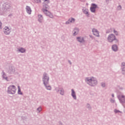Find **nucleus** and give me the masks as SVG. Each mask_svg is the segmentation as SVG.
<instances>
[{
	"label": "nucleus",
	"instance_id": "f704fd0d",
	"mask_svg": "<svg viewBox=\"0 0 125 125\" xmlns=\"http://www.w3.org/2000/svg\"><path fill=\"white\" fill-rule=\"evenodd\" d=\"M89 37L92 40H95V37H93L92 35H89Z\"/></svg>",
	"mask_w": 125,
	"mask_h": 125
},
{
	"label": "nucleus",
	"instance_id": "58836bf2",
	"mask_svg": "<svg viewBox=\"0 0 125 125\" xmlns=\"http://www.w3.org/2000/svg\"><path fill=\"white\" fill-rule=\"evenodd\" d=\"M109 33H110V30H106V34H109Z\"/></svg>",
	"mask_w": 125,
	"mask_h": 125
},
{
	"label": "nucleus",
	"instance_id": "1a4fd4ad",
	"mask_svg": "<svg viewBox=\"0 0 125 125\" xmlns=\"http://www.w3.org/2000/svg\"><path fill=\"white\" fill-rule=\"evenodd\" d=\"M1 75L2 80H5V81H6V82H9L8 77H7V76L6 75V73H5V72H4V71L3 70L2 71Z\"/></svg>",
	"mask_w": 125,
	"mask_h": 125
},
{
	"label": "nucleus",
	"instance_id": "e433bc0d",
	"mask_svg": "<svg viewBox=\"0 0 125 125\" xmlns=\"http://www.w3.org/2000/svg\"><path fill=\"white\" fill-rule=\"evenodd\" d=\"M1 26H2V23H1V21H0V29H1Z\"/></svg>",
	"mask_w": 125,
	"mask_h": 125
},
{
	"label": "nucleus",
	"instance_id": "37998d69",
	"mask_svg": "<svg viewBox=\"0 0 125 125\" xmlns=\"http://www.w3.org/2000/svg\"><path fill=\"white\" fill-rule=\"evenodd\" d=\"M106 2H107V1H109V0H105Z\"/></svg>",
	"mask_w": 125,
	"mask_h": 125
},
{
	"label": "nucleus",
	"instance_id": "c03bdc74",
	"mask_svg": "<svg viewBox=\"0 0 125 125\" xmlns=\"http://www.w3.org/2000/svg\"><path fill=\"white\" fill-rule=\"evenodd\" d=\"M114 94H112V97H114Z\"/></svg>",
	"mask_w": 125,
	"mask_h": 125
},
{
	"label": "nucleus",
	"instance_id": "9b49d317",
	"mask_svg": "<svg viewBox=\"0 0 125 125\" xmlns=\"http://www.w3.org/2000/svg\"><path fill=\"white\" fill-rule=\"evenodd\" d=\"M118 98L121 104L125 103V95L118 96Z\"/></svg>",
	"mask_w": 125,
	"mask_h": 125
},
{
	"label": "nucleus",
	"instance_id": "4be33fe9",
	"mask_svg": "<svg viewBox=\"0 0 125 125\" xmlns=\"http://www.w3.org/2000/svg\"><path fill=\"white\" fill-rule=\"evenodd\" d=\"M82 11L84 13V14H85V15H86L87 17H89V13H88V9H83L82 10Z\"/></svg>",
	"mask_w": 125,
	"mask_h": 125
},
{
	"label": "nucleus",
	"instance_id": "9d476101",
	"mask_svg": "<svg viewBox=\"0 0 125 125\" xmlns=\"http://www.w3.org/2000/svg\"><path fill=\"white\" fill-rule=\"evenodd\" d=\"M10 7H11V4L7 2H5L2 4V8L4 9H9Z\"/></svg>",
	"mask_w": 125,
	"mask_h": 125
},
{
	"label": "nucleus",
	"instance_id": "c756f323",
	"mask_svg": "<svg viewBox=\"0 0 125 125\" xmlns=\"http://www.w3.org/2000/svg\"><path fill=\"white\" fill-rule=\"evenodd\" d=\"M122 75H125V68L121 69Z\"/></svg>",
	"mask_w": 125,
	"mask_h": 125
},
{
	"label": "nucleus",
	"instance_id": "2f4dec72",
	"mask_svg": "<svg viewBox=\"0 0 125 125\" xmlns=\"http://www.w3.org/2000/svg\"><path fill=\"white\" fill-rule=\"evenodd\" d=\"M113 33L116 35V36H118L119 35V33H118V31H117L116 30L114 29Z\"/></svg>",
	"mask_w": 125,
	"mask_h": 125
},
{
	"label": "nucleus",
	"instance_id": "f257e3e1",
	"mask_svg": "<svg viewBox=\"0 0 125 125\" xmlns=\"http://www.w3.org/2000/svg\"><path fill=\"white\" fill-rule=\"evenodd\" d=\"M85 82L90 86H95L96 85H97L98 83L97 79L93 77L85 78Z\"/></svg>",
	"mask_w": 125,
	"mask_h": 125
},
{
	"label": "nucleus",
	"instance_id": "2eb2a0df",
	"mask_svg": "<svg viewBox=\"0 0 125 125\" xmlns=\"http://www.w3.org/2000/svg\"><path fill=\"white\" fill-rule=\"evenodd\" d=\"M8 73L9 74H14L15 73V67L13 66H11L9 67Z\"/></svg>",
	"mask_w": 125,
	"mask_h": 125
},
{
	"label": "nucleus",
	"instance_id": "a19ab883",
	"mask_svg": "<svg viewBox=\"0 0 125 125\" xmlns=\"http://www.w3.org/2000/svg\"><path fill=\"white\" fill-rule=\"evenodd\" d=\"M95 42H99L98 41V40H96L95 38V39H94Z\"/></svg>",
	"mask_w": 125,
	"mask_h": 125
},
{
	"label": "nucleus",
	"instance_id": "393cba45",
	"mask_svg": "<svg viewBox=\"0 0 125 125\" xmlns=\"http://www.w3.org/2000/svg\"><path fill=\"white\" fill-rule=\"evenodd\" d=\"M123 69H125V62H122L121 63V70H122Z\"/></svg>",
	"mask_w": 125,
	"mask_h": 125
},
{
	"label": "nucleus",
	"instance_id": "20e7f679",
	"mask_svg": "<svg viewBox=\"0 0 125 125\" xmlns=\"http://www.w3.org/2000/svg\"><path fill=\"white\" fill-rule=\"evenodd\" d=\"M42 82L43 83V84L45 83H49V76L46 72H44L43 74Z\"/></svg>",
	"mask_w": 125,
	"mask_h": 125
},
{
	"label": "nucleus",
	"instance_id": "a878e982",
	"mask_svg": "<svg viewBox=\"0 0 125 125\" xmlns=\"http://www.w3.org/2000/svg\"><path fill=\"white\" fill-rule=\"evenodd\" d=\"M48 8V5L47 4H45L43 5L42 9H47Z\"/></svg>",
	"mask_w": 125,
	"mask_h": 125
},
{
	"label": "nucleus",
	"instance_id": "473e14b6",
	"mask_svg": "<svg viewBox=\"0 0 125 125\" xmlns=\"http://www.w3.org/2000/svg\"><path fill=\"white\" fill-rule=\"evenodd\" d=\"M114 112L115 114H117V113H122L120 110L118 109H114Z\"/></svg>",
	"mask_w": 125,
	"mask_h": 125
},
{
	"label": "nucleus",
	"instance_id": "b1692460",
	"mask_svg": "<svg viewBox=\"0 0 125 125\" xmlns=\"http://www.w3.org/2000/svg\"><path fill=\"white\" fill-rule=\"evenodd\" d=\"M18 94H19V95H23V93L21 92L20 86H18Z\"/></svg>",
	"mask_w": 125,
	"mask_h": 125
},
{
	"label": "nucleus",
	"instance_id": "4c0bfd02",
	"mask_svg": "<svg viewBox=\"0 0 125 125\" xmlns=\"http://www.w3.org/2000/svg\"><path fill=\"white\" fill-rule=\"evenodd\" d=\"M68 63H69L70 65H72V62H71V61L68 60Z\"/></svg>",
	"mask_w": 125,
	"mask_h": 125
},
{
	"label": "nucleus",
	"instance_id": "dca6fc26",
	"mask_svg": "<svg viewBox=\"0 0 125 125\" xmlns=\"http://www.w3.org/2000/svg\"><path fill=\"white\" fill-rule=\"evenodd\" d=\"M38 21L39 23H42L43 22V17L41 14L38 15Z\"/></svg>",
	"mask_w": 125,
	"mask_h": 125
},
{
	"label": "nucleus",
	"instance_id": "f3484780",
	"mask_svg": "<svg viewBox=\"0 0 125 125\" xmlns=\"http://www.w3.org/2000/svg\"><path fill=\"white\" fill-rule=\"evenodd\" d=\"M44 86L47 89V90H51L52 88L51 87V86L49 85V83H46L45 84H43Z\"/></svg>",
	"mask_w": 125,
	"mask_h": 125
},
{
	"label": "nucleus",
	"instance_id": "7ed1b4c3",
	"mask_svg": "<svg viewBox=\"0 0 125 125\" xmlns=\"http://www.w3.org/2000/svg\"><path fill=\"white\" fill-rule=\"evenodd\" d=\"M17 89L14 85H10L8 87L7 93L9 94H15L16 93V90Z\"/></svg>",
	"mask_w": 125,
	"mask_h": 125
},
{
	"label": "nucleus",
	"instance_id": "79ce46f5",
	"mask_svg": "<svg viewBox=\"0 0 125 125\" xmlns=\"http://www.w3.org/2000/svg\"><path fill=\"white\" fill-rule=\"evenodd\" d=\"M59 124H60V125H63V124L62 123V122L60 121L59 122Z\"/></svg>",
	"mask_w": 125,
	"mask_h": 125
},
{
	"label": "nucleus",
	"instance_id": "72a5a7b5",
	"mask_svg": "<svg viewBox=\"0 0 125 125\" xmlns=\"http://www.w3.org/2000/svg\"><path fill=\"white\" fill-rule=\"evenodd\" d=\"M34 1H35V2L36 3H41V0H34Z\"/></svg>",
	"mask_w": 125,
	"mask_h": 125
},
{
	"label": "nucleus",
	"instance_id": "49530a36",
	"mask_svg": "<svg viewBox=\"0 0 125 125\" xmlns=\"http://www.w3.org/2000/svg\"><path fill=\"white\" fill-rule=\"evenodd\" d=\"M123 106H124V107L125 108V104H124Z\"/></svg>",
	"mask_w": 125,
	"mask_h": 125
},
{
	"label": "nucleus",
	"instance_id": "ddd939ff",
	"mask_svg": "<svg viewBox=\"0 0 125 125\" xmlns=\"http://www.w3.org/2000/svg\"><path fill=\"white\" fill-rule=\"evenodd\" d=\"M11 30L9 29L8 26H5L3 29V32L5 35H9Z\"/></svg>",
	"mask_w": 125,
	"mask_h": 125
},
{
	"label": "nucleus",
	"instance_id": "7c9ffc66",
	"mask_svg": "<svg viewBox=\"0 0 125 125\" xmlns=\"http://www.w3.org/2000/svg\"><path fill=\"white\" fill-rule=\"evenodd\" d=\"M117 10H122V6L120 5L118 6H117Z\"/></svg>",
	"mask_w": 125,
	"mask_h": 125
},
{
	"label": "nucleus",
	"instance_id": "0eeeda50",
	"mask_svg": "<svg viewBox=\"0 0 125 125\" xmlns=\"http://www.w3.org/2000/svg\"><path fill=\"white\" fill-rule=\"evenodd\" d=\"M55 90H56L57 93H58L59 92V91H60V94H61V95H64V89H63V88H61V87H56L55 88Z\"/></svg>",
	"mask_w": 125,
	"mask_h": 125
},
{
	"label": "nucleus",
	"instance_id": "f8f14e48",
	"mask_svg": "<svg viewBox=\"0 0 125 125\" xmlns=\"http://www.w3.org/2000/svg\"><path fill=\"white\" fill-rule=\"evenodd\" d=\"M76 40L77 42L81 43H84V42H85V40H84V38L83 37H77Z\"/></svg>",
	"mask_w": 125,
	"mask_h": 125
},
{
	"label": "nucleus",
	"instance_id": "6e6552de",
	"mask_svg": "<svg viewBox=\"0 0 125 125\" xmlns=\"http://www.w3.org/2000/svg\"><path fill=\"white\" fill-rule=\"evenodd\" d=\"M111 49L112 51H114V52H117V51H119V46H118L117 43H114L113 45H112Z\"/></svg>",
	"mask_w": 125,
	"mask_h": 125
},
{
	"label": "nucleus",
	"instance_id": "ea45409f",
	"mask_svg": "<svg viewBox=\"0 0 125 125\" xmlns=\"http://www.w3.org/2000/svg\"><path fill=\"white\" fill-rule=\"evenodd\" d=\"M49 0H43L44 1H47V3H49Z\"/></svg>",
	"mask_w": 125,
	"mask_h": 125
},
{
	"label": "nucleus",
	"instance_id": "f03ea898",
	"mask_svg": "<svg viewBox=\"0 0 125 125\" xmlns=\"http://www.w3.org/2000/svg\"><path fill=\"white\" fill-rule=\"evenodd\" d=\"M108 42L110 43H119V39H117L116 36L113 34H110L107 38Z\"/></svg>",
	"mask_w": 125,
	"mask_h": 125
},
{
	"label": "nucleus",
	"instance_id": "6ab92c4d",
	"mask_svg": "<svg viewBox=\"0 0 125 125\" xmlns=\"http://www.w3.org/2000/svg\"><path fill=\"white\" fill-rule=\"evenodd\" d=\"M75 19H74L73 18H71L67 21H66L65 22V24L66 25H68V24H70V23H74V22H75Z\"/></svg>",
	"mask_w": 125,
	"mask_h": 125
},
{
	"label": "nucleus",
	"instance_id": "412c9836",
	"mask_svg": "<svg viewBox=\"0 0 125 125\" xmlns=\"http://www.w3.org/2000/svg\"><path fill=\"white\" fill-rule=\"evenodd\" d=\"M79 28L76 27L74 29L73 33V36H77L78 34H79Z\"/></svg>",
	"mask_w": 125,
	"mask_h": 125
},
{
	"label": "nucleus",
	"instance_id": "5701e85b",
	"mask_svg": "<svg viewBox=\"0 0 125 125\" xmlns=\"http://www.w3.org/2000/svg\"><path fill=\"white\" fill-rule=\"evenodd\" d=\"M18 50L19 52H21V53H25V52H26V49L23 47L19 48Z\"/></svg>",
	"mask_w": 125,
	"mask_h": 125
},
{
	"label": "nucleus",
	"instance_id": "c9c22d12",
	"mask_svg": "<svg viewBox=\"0 0 125 125\" xmlns=\"http://www.w3.org/2000/svg\"><path fill=\"white\" fill-rule=\"evenodd\" d=\"M115 100H113L112 99H110L111 103H115Z\"/></svg>",
	"mask_w": 125,
	"mask_h": 125
},
{
	"label": "nucleus",
	"instance_id": "39448f33",
	"mask_svg": "<svg viewBox=\"0 0 125 125\" xmlns=\"http://www.w3.org/2000/svg\"><path fill=\"white\" fill-rule=\"evenodd\" d=\"M42 11H43V13L46 15V16H48L50 18L53 19V15L51 12H49L46 9H42Z\"/></svg>",
	"mask_w": 125,
	"mask_h": 125
},
{
	"label": "nucleus",
	"instance_id": "cd10ccee",
	"mask_svg": "<svg viewBox=\"0 0 125 125\" xmlns=\"http://www.w3.org/2000/svg\"><path fill=\"white\" fill-rule=\"evenodd\" d=\"M101 84L102 87H105L106 86V84L105 83L102 82L101 83Z\"/></svg>",
	"mask_w": 125,
	"mask_h": 125
},
{
	"label": "nucleus",
	"instance_id": "423d86ee",
	"mask_svg": "<svg viewBox=\"0 0 125 125\" xmlns=\"http://www.w3.org/2000/svg\"><path fill=\"white\" fill-rule=\"evenodd\" d=\"M96 8H98V6H97V4L94 3L91 4L90 10L92 13H95L96 12Z\"/></svg>",
	"mask_w": 125,
	"mask_h": 125
},
{
	"label": "nucleus",
	"instance_id": "a18cd8bd",
	"mask_svg": "<svg viewBox=\"0 0 125 125\" xmlns=\"http://www.w3.org/2000/svg\"><path fill=\"white\" fill-rule=\"evenodd\" d=\"M10 16H11V15H8V17H10Z\"/></svg>",
	"mask_w": 125,
	"mask_h": 125
},
{
	"label": "nucleus",
	"instance_id": "4468645a",
	"mask_svg": "<svg viewBox=\"0 0 125 125\" xmlns=\"http://www.w3.org/2000/svg\"><path fill=\"white\" fill-rule=\"evenodd\" d=\"M92 32L93 33V35L94 36H95L96 37H97L98 38H99L100 37V35H99V31L95 28H93Z\"/></svg>",
	"mask_w": 125,
	"mask_h": 125
},
{
	"label": "nucleus",
	"instance_id": "c85d7f7f",
	"mask_svg": "<svg viewBox=\"0 0 125 125\" xmlns=\"http://www.w3.org/2000/svg\"><path fill=\"white\" fill-rule=\"evenodd\" d=\"M37 111H38L39 113H41L42 108V106H40L37 109Z\"/></svg>",
	"mask_w": 125,
	"mask_h": 125
},
{
	"label": "nucleus",
	"instance_id": "aec40b11",
	"mask_svg": "<svg viewBox=\"0 0 125 125\" xmlns=\"http://www.w3.org/2000/svg\"><path fill=\"white\" fill-rule=\"evenodd\" d=\"M25 9H26V12L28 14L30 15L32 13V9H31V7L27 5L26 6Z\"/></svg>",
	"mask_w": 125,
	"mask_h": 125
},
{
	"label": "nucleus",
	"instance_id": "a211bd4d",
	"mask_svg": "<svg viewBox=\"0 0 125 125\" xmlns=\"http://www.w3.org/2000/svg\"><path fill=\"white\" fill-rule=\"evenodd\" d=\"M71 96H72L74 100H77V96L76 95V92H75L74 89H71Z\"/></svg>",
	"mask_w": 125,
	"mask_h": 125
},
{
	"label": "nucleus",
	"instance_id": "bb28decb",
	"mask_svg": "<svg viewBox=\"0 0 125 125\" xmlns=\"http://www.w3.org/2000/svg\"><path fill=\"white\" fill-rule=\"evenodd\" d=\"M86 108H87L89 110H91V106L89 104H87Z\"/></svg>",
	"mask_w": 125,
	"mask_h": 125
}]
</instances>
